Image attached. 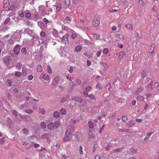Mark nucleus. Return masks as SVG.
<instances>
[{
  "label": "nucleus",
  "instance_id": "1a4fd4ad",
  "mask_svg": "<svg viewBox=\"0 0 159 159\" xmlns=\"http://www.w3.org/2000/svg\"><path fill=\"white\" fill-rule=\"evenodd\" d=\"M59 78L58 77H56L54 78L53 82V85H57V83L59 82Z\"/></svg>",
  "mask_w": 159,
  "mask_h": 159
},
{
  "label": "nucleus",
  "instance_id": "0e129e2a",
  "mask_svg": "<svg viewBox=\"0 0 159 159\" xmlns=\"http://www.w3.org/2000/svg\"><path fill=\"white\" fill-rule=\"evenodd\" d=\"M61 4L59 5H57V9L58 11H59L60 10V8L61 7Z\"/></svg>",
  "mask_w": 159,
  "mask_h": 159
},
{
  "label": "nucleus",
  "instance_id": "2eb2a0df",
  "mask_svg": "<svg viewBox=\"0 0 159 159\" xmlns=\"http://www.w3.org/2000/svg\"><path fill=\"white\" fill-rule=\"evenodd\" d=\"M60 112L61 114L65 115L66 113V111L65 109L61 108L60 110Z\"/></svg>",
  "mask_w": 159,
  "mask_h": 159
},
{
  "label": "nucleus",
  "instance_id": "4d7b16f0",
  "mask_svg": "<svg viewBox=\"0 0 159 159\" xmlns=\"http://www.w3.org/2000/svg\"><path fill=\"white\" fill-rule=\"evenodd\" d=\"M75 81L78 85H80L81 83V81L80 80H77Z\"/></svg>",
  "mask_w": 159,
  "mask_h": 159
},
{
  "label": "nucleus",
  "instance_id": "a211bd4d",
  "mask_svg": "<svg viewBox=\"0 0 159 159\" xmlns=\"http://www.w3.org/2000/svg\"><path fill=\"white\" fill-rule=\"evenodd\" d=\"M95 124L91 121H89L88 122V125H89V127L91 128H93V126H95Z\"/></svg>",
  "mask_w": 159,
  "mask_h": 159
},
{
  "label": "nucleus",
  "instance_id": "4468645a",
  "mask_svg": "<svg viewBox=\"0 0 159 159\" xmlns=\"http://www.w3.org/2000/svg\"><path fill=\"white\" fill-rule=\"evenodd\" d=\"M4 7H6L9 4V2L8 0H4Z\"/></svg>",
  "mask_w": 159,
  "mask_h": 159
},
{
  "label": "nucleus",
  "instance_id": "4be33fe9",
  "mask_svg": "<svg viewBox=\"0 0 159 159\" xmlns=\"http://www.w3.org/2000/svg\"><path fill=\"white\" fill-rule=\"evenodd\" d=\"M143 97L141 95H138L137 98V99L139 101H143Z\"/></svg>",
  "mask_w": 159,
  "mask_h": 159
},
{
  "label": "nucleus",
  "instance_id": "58836bf2",
  "mask_svg": "<svg viewBox=\"0 0 159 159\" xmlns=\"http://www.w3.org/2000/svg\"><path fill=\"white\" fill-rule=\"evenodd\" d=\"M25 111L27 113H32L33 112V111L31 109L25 110Z\"/></svg>",
  "mask_w": 159,
  "mask_h": 159
},
{
  "label": "nucleus",
  "instance_id": "9d476101",
  "mask_svg": "<svg viewBox=\"0 0 159 159\" xmlns=\"http://www.w3.org/2000/svg\"><path fill=\"white\" fill-rule=\"evenodd\" d=\"M60 116V114L57 111H55L54 112V113H53V116H54L55 118H58V117H59Z\"/></svg>",
  "mask_w": 159,
  "mask_h": 159
},
{
  "label": "nucleus",
  "instance_id": "6ab92c4d",
  "mask_svg": "<svg viewBox=\"0 0 159 159\" xmlns=\"http://www.w3.org/2000/svg\"><path fill=\"white\" fill-rule=\"evenodd\" d=\"M134 124V120H132L130 121V122L128 124H127V126H128V127H130L133 126Z\"/></svg>",
  "mask_w": 159,
  "mask_h": 159
},
{
  "label": "nucleus",
  "instance_id": "7c9ffc66",
  "mask_svg": "<svg viewBox=\"0 0 159 159\" xmlns=\"http://www.w3.org/2000/svg\"><path fill=\"white\" fill-rule=\"evenodd\" d=\"M31 14L30 12H26L25 15V16L26 18H30L31 17Z\"/></svg>",
  "mask_w": 159,
  "mask_h": 159
},
{
  "label": "nucleus",
  "instance_id": "5701e85b",
  "mask_svg": "<svg viewBox=\"0 0 159 159\" xmlns=\"http://www.w3.org/2000/svg\"><path fill=\"white\" fill-rule=\"evenodd\" d=\"M21 52L23 55H25L26 54L27 52L25 48H24L21 49Z\"/></svg>",
  "mask_w": 159,
  "mask_h": 159
},
{
  "label": "nucleus",
  "instance_id": "20e7f679",
  "mask_svg": "<svg viewBox=\"0 0 159 159\" xmlns=\"http://www.w3.org/2000/svg\"><path fill=\"white\" fill-rule=\"evenodd\" d=\"M20 47L19 45H16L14 48V52L16 55L18 54L20 52Z\"/></svg>",
  "mask_w": 159,
  "mask_h": 159
},
{
  "label": "nucleus",
  "instance_id": "dca6fc26",
  "mask_svg": "<svg viewBox=\"0 0 159 159\" xmlns=\"http://www.w3.org/2000/svg\"><path fill=\"white\" fill-rule=\"evenodd\" d=\"M47 71L48 73L51 74L52 72V70L51 66L49 65H48L47 66Z\"/></svg>",
  "mask_w": 159,
  "mask_h": 159
},
{
  "label": "nucleus",
  "instance_id": "e433bc0d",
  "mask_svg": "<svg viewBox=\"0 0 159 159\" xmlns=\"http://www.w3.org/2000/svg\"><path fill=\"white\" fill-rule=\"evenodd\" d=\"M6 84L8 86H10L11 85V82L9 80H7L6 81Z\"/></svg>",
  "mask_w": 159,
  "mask_h": 159
},
{
  "label": "nucleus",
  "instance_id": "8fccbe9b",
  "mask_svg": "<svg viewBox=\"0 0 159 159\" xmlns=\"http://www.w3.org/2000/svg\"><path fill=\"white\" fill-rule=\"evenodd\" d=\"M23 133H24L25 134H28V131L25 128H24L22 129Z\"/></svg>",
  "mask_w": 159,
  "mask_h": 159
},
{
  "label": "nucleus",
  "instance_id": "37998d69",
  "mask_svg": "<svg viewBox=\"0 0 159 159\" xmlns=\"http://www.w3.org/2000/svg\"><path fill=\"white\" fill-rule=\"evenodd\" d=\"M102 51L100 50L97 52L96 55L97 57H99L100 56V55L102 53Z\"/></svg>",
  "mask_w": 159,
  "mask_h": 159
},
{
  "label": "nucleus",
  "instance_id": "6e6d98bb",
  "mask_svg": "<svg viewBox=\"0 0 159 159\" xmlns=\"http://www.w3.org/2000/svg\"><path fill=\"white\" fill-rule=\"evenodd\" d=\"M40 36L42 37H44L45 35V33L43 31H42L40 34Z\"/></svg>",
  "mask_w": 159,
  "mask_h": 159
},
{
  "label": "nucleus",
  "instance_id": "f03ea898",
  "mask_svg": "<svg viewBox=\"0 0 159 159\" xmlns=\"http://www.w3.org/2000/svg\"><path fill=\"white\" fill-rule=\"evenodd\" d=\"M100 20L98 18H96L94 19L93 21V24L94 27H98L100 25Z\"/></svg>",
  "mask_w": 159,
  "mask_h": 159
},
{
  "label": "nucleus",
  "instance_id": "de8ad7c7",
  "mask_svg": "<svg viewBox=\"0 0 159 159\" xmlns=\"http://www.w3.org/2000/svg\"><path fill=\"white\" fill-rule=\"evenodd\" d=\"M43 20L46 24H47L49 23V20L45 18H43Z\"/></svg>",
  "mask_w": 159,
  "mask_h": 159
},
{
  "label": "nucleus",
  "instance_id": "680f3d73",
  "mask_svg": "<svg viewBox=\"0 0 159 159\" xmlns=\"http://www.w3.org/2000/svg\"><path fill=\"white\" fill-rule=\"evenodd\" d=\"M12 113L15 116H17V111L16 110H14V111H12Z\"/></svg>",
  "mask_w": 159,
  "mask_h": 159
},
{
  "label": "nucleus",
  "instance_id": "6e6552de",
  "mask_svg": "<svg viewBox=\"0 0 159 159\" xmlns=\"http://www.w3.org/2000/svg\"><path fill=\"white\" fill-rule=\"evenodd\" d=\"M155 47V44L154 43H152L151 46L150 48V51L149 52V53L151 54L153 53Z\"/></svg>",
  "mask_w": 159,
  "mask_h": 159
},
{
  "label": "nucleus",
  "instance_id": "338daca9",
  "mask_svg": "<svg viewBox=\"0 0 159 159\" xmlns=\"http://www.w3.org/2000/svg\"><path fill=\"white\" fill-rule=\"evenodd\" d=\"M143 0H139V2H138L139 4L141 5L142 4H143Z\"/></svg>",
  "mask_w": 159,
  "mask_h": 159
},
{
  "label": "nucleus",
  "instance_id": "412c9836",
  "mask_svg": "<svg viewBox=\"0 0 159 159\" xmlns=\"http://www.w3.org/2000/svg\"><path fill=\"white\" fill-rule=\"evenodd\" d=\"M93 36L94 38L97 39H99L100 38V35L98 34H93Z\"/></svg>",
  "mask_w": 159,
  "mask_h": 159
},
{
  "label": "nucleus",
  "instance_id": "f257e3e1",
  "mask_svg": "<svg viewBox=\"0 0 159 159\" xmlns=\"http://www.w3.org/2000/svg\"><path fill=\"white\" fill-rule=\"evenodd\" d=\"M71 136L70 133L68 130H67L65 133V136L63 137V140L64 142L69 141L71 139Z\"/></svg>",
  "mask_w": 159,
  "mask_h": 159
},
{
  "label": "nucleus",
  "instance_id": "b1692460",
  "mask_svg": "<svg viewBox=\"0 0 159 159\" xmlns=\"http://www.w3.org/2000/svg\"><path fill=\"white\" fill-rule=\"evenodd\" d=\"M11 59V57L10 56H6L4 57V60L5 61H10Z\"/></svg>",
  "mask_w": 159,
  "mask_h": 159
},
{
  "label": "nucleus",
  "instance_id": "3c124183",
  "mask_svg": "<svg viewBox=\"0 0 159 159\" xmlns=\"http://www.w3.org/2000/svg\"><path fill=\"white\" fill-rule=\"evenodd\" d=\"M33 76L31 75H30L27 77V79L29 80H31L33 79Z\"/></svg>",
  "mask_w": 159,
  "mask_h": 159
},
{
  "label": "nucleus",
  "instance_id": "864d4df0",
  "mask_svg": "<svg viewBox=\"0 0 159 159\" xmlns=\"http://www.w3.org/2000/svg\"><path fill=\"white\" fill-rule=\"evenodd\" d=\"M121 148H118L115 149L114 151L113 152H118V151H121L122 150Z\"/></svg>",
  "mask_w": 159,
  "mask_h": 159
},
{
  "label": "nucleus",
  "instance_id": "a19ab883",
  "mask_svg": "<svg viewBox=\"0 0 159 159\" xmlns=\"http://www.w3.org/2000/svg\"><path fill=\"white\" fill-rule=\"evenodd\" d=\"M53 124H54V127H55L56 128H57L59 127V123L58 122L56 121Z\"/></svg>",
  "mask_w": 159,
  "mask_h": 159
},
{
  "label": "nucleus",
  "instance_id": "ea45409f",
  "mask_svg": "<svg viewBox=\"0 0 159 159\" xmlns=\"http://www.w3.org/2000/svg\"><path fill=\"white\" fill-rule=\"evenodd\" d=\"M66 21L67 23H70L71 21V19L69 17L67 16L66 18Z\"/></svg>",
  "mask_w": 159,
  "mask_h": 159
},
{
  "label": "nucleus",
  "instance_id": "72a5a7b5",
  "mask_svg": "<svg viewBox=\"0 0 159 159\" xmlns=\"http://www.w3.org/2000/svg\"><path fill=\"white\" fill-rule=\"evenodd\" d=\"M18 14L21 17H24L23 12L22 11H19L18 12Z\"/></svg>",
  "mask_w": 159,
  "mask_h": 159
},
{
  "label": "nucleus",
  "instance_id": "ddd939ff",
  "mask_svg": "<svg viewBox=\"0 0 159 159\" xmlns=\"http://www.w3.org/2000/svg\"><path fill=\"white\" fill-rule=\"evenodd\" d=\"M126 27L131 29L133 30V25L131 24L128 23L127 24L125 25Z\"/></svg>",
  "mask_w": 159,
  "mask_h": 159
},
{
  "label": "nucleus",
  "instance_id": "c85d7f7f",
  "mask_svg": "<svg viewBox=\"0 0 159 159\" xmlns=\"http://www.w3.org/2000/svg\"><path fill=\"white\" fill-rule=\"evenodd\" d=\"M82 49V47L80 46H78L75 48V50L77 52H80Z\"/></svg>",
  "mask_w": 159,
  "mask_h": 159
},
{
  "label": "nucleus",
  "instance_id": "09e8293b",
  "mask_svg": "<svg viewBox=\"0 0 159 159\" xmlns=\"http://www.w3.org/2000/svg\"><path fill=\"white\" fill-rule=\"evenodd\" d=\"M88 134H89V138H93V135L92 133L90 131H89L88 132Z\"/></svg>",
  "mask_w": 159,
  "mask_h": 159
},
{
  "label": "nucleus",
  "instance_id": "c756f323",
  "mask_svg": "<svg viewBox=\"0 0 159 159\" xmlns=\"http://www.w3.org/2000/svg\"><path fill=\"white\" fill-rule=\"evenodd\" d=\"M143 90V89L141 88H139L135 93V95H138L140 92Z\"/></svg>",
  "mask_w": 159,
  "mask_h": 159
},
{
  "label": "nucleus",
  "instance_id": "a18cd8bd",
  "mask_svg": "<svg viewBox=\"0 0 159 159\" xmlns=\"http://www.w3.org/2000/svg\"><path fill=\"white\" fill-rule=\"evenodd\" d=\"M96 88L97 89L100 90L101 89V86L99 84H97L96 86Z\"/></svg>",
  "mask_w": 159,
  "mask_h": 159
},
{
  "label": "nucleus",
  "instance_id": "49530a36",
  "mask_svg": "<svg viewBox=\"0 0 159 159\" xmlns=\"http://www.w3.org/2000/svg\"><path fill=\"white\" fill-rule=\"evenodd\" d=\"M91 90V88L89 86H86V88H85V91L87 92H88V91H89Z\"/></svg>",
  "mask_w": 159,
  "mask_h": 159
},
{
  "label": "nucleus",
  "instance_id": "aec40b11",
  "mask_svg": "<svg viewBox=\"0 0 159 159\" xmlns=\"http://www.w3.org/2000/svg\"><path fill=\"white\" fill-rule=\"evenodd\" d=\"M116 37L117 38L120 39H123L124 38V36L122 34H116Z\"/></svg>",
  "mask_w": 159,
  "mask_h": 159
},
{
  "label": "nucleus",
  "instance_id": "f704fd0d",
  "mask_svg": "<svg viewBox=\"0 0 159 159\" xmlns=\"http://www.w3.org/2000/svg\"><path fill=\"white\" fill-rule=\"evenodd\" d=\"M45 111L44 110V108H40L39 110V112L43 114H44L45 113Z\"/></svg>",
  "mask_w": 159,
  "mask_h": 159
},
{
  "label": "nucleus",
  "instance_id": "bf43d9fd",
  "mask_svg": "<svg viewBox=\"0 0 159 159\" xmlns=\"http://www.w3.org/2000/svg\"><path fill=\"white\" fill-rule=\"evenodd\" d=\"M131 152L133 153H135L137 151L135 150L133 148H131L130 149Z\"/></svg>",
  "mask_w": 159,
  "mask_h": 159
},
{
  "label": "nucleus",
  "instance_id": "a878e982",
  "mask_svg": "<svg viewBox=\"0 0 159 159\" xmlns=\"http://www.w3.org/2000/svg\"><path fill=\"white\" fill-rule=\"evenodd\" d=\"M26 69L25 67H23L22 68V72L23 75H26Z\"/></svg>",
  "mask_w": 159,
  "mask_h": 159
},
{
  "label": "nucleus",
  "instance_id": "e2e57ef3",
  "mask_svg": "<svg viewBox=\"0 0 159 159\" xmlns=\"http://www.w3.org/2000/svg\"><path fill=\"white\" fill-rule=\"evenodd\" d=\"M73 67L72 66H70V70H68V71H69L71 73L73 72Z\"/></svg>",
  "mask_w": 159,
  "mask_h": 159
},
{
  "label": "nucleus",
  "instance_id": "2f4dec72",
  "mask_svg": "<svg viewBox=\"0 0 159 159\" xmlns=\"http://www.w3.org/2000/svg\"><path fill=\"white\" fill-rule=\"evenodd\" d=\"M122 119L123 121L126 122L127 120V118L126 116L123 115L122 116Z\"/></svg>",
  "mask_w": 159,
  "mask_h": 159
},
{
  "label": "nucleus",
  "instance_id": "423d86ee",
  "mask_svg": "<svg viewBox=\"0 0 159 159\" xmlns=\"http://www.w3.org/2000/svg\"><path fill=\"white\" fill-rule=\"evenodd\" d=\"M71 99L75 101L78 102H81L82 101V99L80 97L76 96L75 97H71Z\"/></svg>",
  "mask_w": 159,
  "mask_h": 159
},
{
  "label": "nucleus",
  "instance_id": "79ce46f5",
  "mask_svg": "<svg viewBox=\"0 0 159 159\" xmlns=\"http://www.w3.org/2000/svg\"><path fill=\"white\" fill-rule=\"evenodd\" d=\"M7 42L10 45H12L14 43V41L11 39H9Z\"/></svg>",
  "mask_w": 159,
  "mask_h": 159
},
{
  "label": "nucleus",
  "instance_id": "cd10ccee",
  "mask_svg": "<svg viewBox=\"0 0 159 159\" xmlns=\"http://www.w3.org/2000/svg\"><path fill=\"white\" fill-rule=\"evenodd\" d=\"M37 70L38 72H41L42 71V66L41 65H38L37 66Z\"/></svg>",
  "mask_w": 159,
  "mask_h": 159
},
{
  "label": "nucleus",
  "instance_id": "603ef678",
  "mask_svg": "<svg viewBox=\"0 0 159 159\" xmlns=\"http://www.w3.org/2000/svg\"><path fill=\"white\" fill-rule=\"evenodd\" d=\"M10 20V18H7L4 22V23L5 24H7L8 23Z\"/></svg>",
  "mask_w": 159,
  "mask_h": 159
},
{
  "label": "nucleus",
  "instance_id": "0eeeda50",
  "mask_svg": "<svg viewBox=\"0 0 159 159\" xmlns=\"http://www.w3.org/2000/svg\"><path fill=\"white\" fill-rule=\"evenodd\" d=\"M47 128L50 130H52L54 128V123H50L47 125Z\"/></svg>",
  "mask_w": 159,
  "mask_h": 159
},
{
  "label": "nucleus",
  "instance_id": "c03bdc74",
  "mask_svg": "<svg viewBox=\"0 0 159 159\" xmlns=\"http://www.w3.org/2000/svg\"><path fill=\"white\" fill-rule=\"evenodd\" d=\"M82 147L81 146H80L79 148V151L80 154L81 155H83V151H82Z\"/></svg>",
  "mask_w": 159,
  "mask_h": 159
},
{
  "label": "nucleus",
  "instance_id": "052dcab7",
  "mask_svg": "<svg viewBox=\"0 0 159 159\" xmlns=\"http://www.w3.org/2000/svg\"><path fill=\"white\" fill-rule=\"evenodd\" d=\"M135 121L138 123H141L142 121V120L140 119H136Z\"/></svg>",
  "mask_w": 159,
  "mask_h": 159
},
{
  "label": "nucleus",
  "instance_id": "4c0bfd02",
  "mask_svg": "<svg viewBox=\"0 0 159 159\" xmlns=\"http://www.w3.org/2000/svg\"><path fill=\"white\" fill-rule=\"evenodd\" d=\"M88 96L89 97V98L91 100L95 99V97L92 94H89Z\"/></svg>",
  "mask_w": 159,
  "mask_h": 159
},
{
  "label": "nucleus",
  "instance_id": "c9c22d12",
  "mask_svg": "<svg viewBox=\"0 0 159 159\" xmlns=\"http://www.w3.org/2000/svg\"><path fill=\"white\" fill-rule=\"evenodd\" d=\"M40 125L41 127L43 129H45L46 128V125L44 122H41Z\"/></svg>",
  "mask_w": 159,
  "mask_h": 159
},
{
  "label": "nucleus",
  "instance_id": "774afa93",
  "mask_svg": "<svg viewBox=\"0 0 159 159\" xmlns=\"http://www.w3.org/2000/svg\"><path fill=\"white\" fill-rule=\"evenodd\" d=\"M34 147L37 148L38 147H39L40 146V145L38 143H35L34 145Z\"/></svg>",
  "mask_w": 159,
  "mask_h": 159
},
{
  "label": "nucleus",
  "instance_id": "473e14b6",
  "mask_svg": "<svg viewBox=\"0 0 159 159\" xmlns=\"http://www.w3.org/2000/svg\"><path fill=\"white\" fill-rule=\"evenodd\" d=\"M15 75L16 76L19 77L22 75V73L19 71H16L15 73Z\"/></svg>",
  "mask_w": 159,
  "mask_h": 159
},
{
  "label": "nucleus",
  "instance_id": "9b49d317",
  "mask_svg": "<svg viewBox=\"0 0 159 159\" xmlns=\"http://www.w3.org/2000/svg\"><path fill=\"white\" fill-rule=\"evenodd\" d=\"M147 75V72L145 70H143L141 74V77L142 78H144Z\"/></svg>",
  "mask_w": 159,
  "mask_h": 159
},
{
  "label": "nucleus",
  "instance_id": "7ed1b4c3",
  "mask_svg": "<svg viewBox=\"0 0 159 159\" xmlns=\"http://www.w3.org/2000/svg\"><path fill=\"white\" fill-rule=\"evenodd\" d=\"M39 78L40 79H43L46 80H49V76L47 74H45L43 73H42L40 76H39Z\"/></svg>",
  "mask_w": 159,
  "mask_h": 159
},
{
  "label": "nucleus",
  "instance_id": "bb28decb",
  "mask_svg": "<svg viewBox=\"0 0 159 159\" xmlns=\"http://www.w3.org/2000/svg\"><path fill=\"white\" fill-rule=\"evenodd\" d=\"M109 52V50L107 48H105L103 50V54L105 55L107 54Z\"/></svg>",
  "mask_w": 159,
  "mask_h": 159
},
{
  "label": "nucleus",
  "instance_id": "5fc2aeb1",
  "mask_svg": "<svg viewBox=\"0 0 159 159\" xmlns=\"http://www.w3.org/2000/svg\"><path fill=\"white\" fill-rule=\"evenodd\" d=\"M147 88L148 89V90L150 91L152 90V88L151 84H148L147 86Z\"/></svg>",
  "mask_w": 159,
  "mask_h": 159
},
{
  "label": "nucleus",
  "instance_id": "f3484780",
  "mask_svg": "<svg viewBox=\"0 0 159 159\" xmlns=\"http://www.w3.org/2000/svg\"><path fill=\"white\" fill-rule=\"evenodd\" d=\"M154 87L155 89L157 90H159V83L158 82L155 83L154 84Z\"/></svg>",
  "mask_w": 159,
  "mask_h": 159
},
{
  "label": "nucleus",
  "instance_id": "13d9d810",
  "mask_svg": "<svg viewBox=\"0 0 159 159\" xmlns=\"http://www.w3.org/2000/svg\"><path fill=\"white\" fill-rule=\"evenodd\" d=\"M77 35L75 33H73L71 35V37L73 39H75L77 37Z\"/></svg>",
  "mask_w": 159,
  "mask_h": 159
},
{
  "label": "nucleus",
  "instance_id": "f8f14e48",
  "mask_svg": "<svg viewBox=\"0 0 159 159\" xmlns=\"http://www.w3.org/2000/svg\"><path fill=\"white\" fill-rule=\"evenodd\" d=\"M52 34L55 37H57L58 36V31L55 29L52 30Z\"/></svg>",
  "mask_w": 159,
  "mask_h": 159
},
{
  "label": "nucleus",
  "instance_id": "393cba45",
  "mask_svg": "<svg viewBox=\"0 0 159 159\" xmlns=\"http://www.w3.org/2000/svg\"><path fill=\"white\" fill-rule=\"evenodd\" d=\"M16 67V68L17 69H20L21 68V64L20 62H17L16 65H15Z\"/></svg>",
  "mask_w": 159,
  "mask_h": 159
},
{
  "label": "nucleus",
  "instance_id": "39448f33",
  "mask_svg": "<svg viewBox=\"0 0 159 159\" xmlns=\"http://www.w3.org/2000/svg\"><path fill=\"white\" fill-rule=\"evenodd\" d=\"M68 35L67 34H66L64 36L62 37L61 39V42L63 43L66 44L68 42Z\"/></svg>",
  "mask_w": 159,
  "mask_h": 159
},
{
  "label": "nucleus",
  "instance_id": "69168bd1",
  "mask_svg": "<svg viewBox=\"0 0 159 159\" xmlns=\"http://www.w3.org/2000/svg\"><path fill=\"white\" fill-rule=\"evenodd\" d=\"M117 29V27L116 26H113L111 28V30L113 31H115Z\"/></svg>",
  "mask_w": 159,
  "mask_h": 159
}]
</instances>
